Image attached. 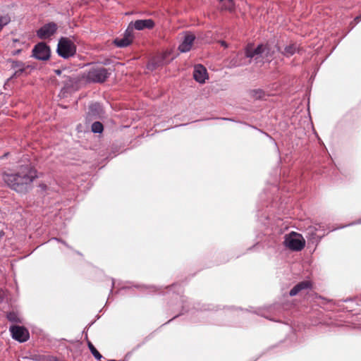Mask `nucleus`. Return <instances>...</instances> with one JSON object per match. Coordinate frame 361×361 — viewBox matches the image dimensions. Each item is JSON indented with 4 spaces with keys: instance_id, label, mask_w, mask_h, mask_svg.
Wrapping results in <instances>:
<instances>
[{
    "instance_id": "1",
    "label": "nucleus",
    "mask_w": 361,
    "mask_h": 361,
    "mask_svg": "<svg viewBox=\"0 0 361 361\" xmlns=\"http://www.w3.org/2000/svg\"><path fill=\"white\" fill-rule=\"evenodd\" d=\"M37 177V171L30 164L21 165L14 173L2 174L3 180L8 186L20 193L27 192Z\"/></svg>"
},
{
    "instance_id": "2",
    "label": "nucleus",
    "mask_w": 361,
    "mask_h": 361,
    "mask_svg": "<svg viewBox=\"0 0 361 361\" xmlns=\"http://www.w3.org/2000/svg\"><path fill=\"white\" fill-rule=\"evenodd\" d=\"M279 51V47L269 43L258 44L255 48L253 44H249L245 48V56L254 59L256 63L270 62L274 54Z\"/></svg>"
},
{
    "instance_id": "3",
    "label": "nucleus",
    "mask_w": 361,
    "mask_h": 361,
    "mask_svg": "<svg viewBox=\"0 0 361 361\" xmlns=\"http://www.w3.org/2000/svg\"><path fill=\"white\" fill-rule=\"evenodd\" d=\"M111 75V69L102 66H94L91 67L85 74V79L88 82L102 83Z\"/></svg>"
},
{
    "instance_id": "4",
    "label": "nucleus",
    "mask_w": 361,
    "mask_h": 361,
    "mask_svg": "<svg viewBox=\"0 0 361 361\" xmlns=\"http://www.w3.org/2000/svg\"><path fill=\"white\" fill-rule=\"evenodd\" d=\"M283 245L293 251H300L305 245V240L302 235L292 231L284 236Z\"/></svg>"
},
{
    "instance_id": "5",
    "label": "nucleus",
    "mask_w": 361,
    "mask_h": 361,
    "mask_svg": "<svg viewBox=\"0 0 361 361\" xmlns=\"http://www.w3.org/2000/svg\"><path fill=\"white\" fill-rule=\"evenodd\" d=\"M58 54L63 59H68L73 56L76 52V47L74 43L66 37H61L57 46Z\"/></svg>"
},
{
    "instance_id": "6",
    "label": "nucleus",
    "mask_w": 361,
    "mask_h": 361,
    "mask_svg": "<svg viewBox=\"0 0 361 361\" xmlns=\"http://www.w3.org/2000/svg\"><path fill=\"white\" fill-rule=\"evenodd\" d=\"M50 55V48L44 42L37 43L32 49V56L38 60L47 61L49 59Z\"/></svg>"
},
{
    "instance_id": "7",
    "label": "nucleus",
    "mask_w": 361,
    "mask_h": 361,
    "mask_svg": "<svg viewBox=\"0 0 361 361\" xmlns=\"http://www.w3.org/2000/svg\"><path fill=\"white\" fill-rule=\"evenodd\" d=\"M12 338L20 343L27 341L30 338L29 331L22 326H12L10 327Z\"/></svg>"
},
{
    "instance_id": "8",
    "label": "nucleus",
    "mask_w": 361,
    "mask_h": 361,
    "mask_svg": "<svg viewBox=\"0 0 361 361\" xmlns=\"http://www.w3.org/2000/svg\"><path fill=\"white\" fill-rule=\"evenodd\" d=\"M57 25L51 22L42 26L37 31V35L39 39H44L54 35L57 30Z\"/></svg>"
},
{
    "instance_id": "9",
    "label": "nucleus",
    "mask_w": 361,
    "mask_h": 361,
    "mask_svg": "<svg viewBox=\"0 0 361 361\" xmlns=\"http://www.w3.org/2000/svg\"><path fill=\"white\" fill-rule=\"evenodd\" d=\"M78 81V78L73 74L71 75H66V74H63V80H61V82L63 84L62 91L64 92H68L74 90L76 87Z\"/></svg>"
},
{
    "instance_id": "10",
    "label": "nucleus",
    "mask_w": 361,
    "mask_h": 361,
    "mask_svg": "<svg viewBox=\"0 0 361 361\" xmlns=\"http://www.w3.org/2000/svg\"><path fill=\"white\" fill-rule=\"evenodd\" d=\"M324 231V226L320 224L309 226L307 229V237L312 243H316L317 244L319 243L322 237L325 235L324 233L322 235H318L317 231Z\"/></svg>"
},
{
    "instance_id": "11",
    "label": "nucleus",
    "mask_w": 361,
    "mask_h": 361,
    "mask_svg": "<svg viewBox=\"0 0 361 361\" xmlns=\"http://www.w3.org/2000/svg\"><path fill=\"white\" fill-rule=\"evenodd\" d=\"M135 30H143L145 29H152L154 25V21L152 19H142L137 20L134 22H130Z\"/></svg>"
},
{
    "instance_id": "12",
    "label": "nucleus",
    "mask_w": 361,
    "mask_h": 361,
    "mask_svg": "<svg viewBox=\"0 0 361 361\" xmlns=\"http://www.w3.org/2000/svg\"><path fill=\"white\" fill-rule=\"evenodd\" d=\"M193 78L199 83H204L207 78V69L201 64L196 65L194 68Z\"/></svg>"
},
{
    "instance_id": "13",
    "label": "nucleus",
    "mask_w": 361,
    "mask_h": 361,
    "mask_svg": "<svg viewBox=\"0 0 361 361\" xmlns=\"http://www.w3.org/2000/svg\"><path fill=\"white\" fill-rule=\"evenodd\" d=\"M8 63H10V67L15 70L10 79L19 77L25 71L26 66L22 61L9 59Z\"/></svg>"
},
{
    "instance_id": "14",
    "label": "nucleus",
    "mask_w": 361,
    "mask_h": 361,
    "mask_svg": "<svg viewBox=\"0 0 361 361\" xmlns=\"http://www.w3.org/2000/svg\"><path fill=\"white\" fill-rule=\"evenodd\" d=\"M195 39L194 35L190 33L186 34L182 43L178 47V50L182 53L190 51Z\"/></svg>"
},
{
    "instance_id": "15",
    "label": "nucleus",
    "mask_w": 361,
    "mask_h": 361,
    "mask_svg": "<svg viewBox=\"0 0 361 361\" xmlns=\"http://www.w3.org/2000/svg\"><path fill=\"white\" fill-rule=\"evenodd\" d=\"M312 288V283L309 281H303L297 283L289 292L290 296L297 295L302 290H308Z\"/></svg>"
},
{
    "instance_id": "16",
    "label": "nucleus",
    "mask_w": 361,
    "mask_h": 361,
    "mask_svg": "<svg viewBox=\"0 0 361 361\" xmlns=\"http://www.w3.org/2000/svg\"><path fill=\"white\" fill-rule=\"evenodd\" d=\"M300 51V47L296 43H290L284 47L283 49H280L279 52L285 57L289 58Z\"/></svg>"
},
{
    "instance_id": "17",
    "label": "nucleus",
    "mask_w": 361,
    "mask_h": 361,
    "mask_svg": "<svg viewBox=\"0 0 361 361\" xmlns=\"http://www.w3.org/2000/svg\"><path fill=\"white\" fill-rule=\"evenodd\" d=\"M102 113V107L99 103H94L90 105L88 114L94 117H99Z\"/></svg>"
},
{
    "instance_id": "18",
    "label": "nucleus",
    "mask_w": 361,
    "mask_h": 361,
    "mask_svg": "<svg viewBox=\"0 0 361 361\" xmlns=\"http://www.w3.org/2000/svg\"><path fill=\"white\" fill-rule=\"evenodd\" d=\"M250 95L255 99H265L267 94L262 89H255L250 91Z\"/></svg>"
},
{
    "instance_id": "19",
    "label": "nucleus",
    "mask_w": 361,
    "mask_h": 361,
    "mask_svg": "<svg viewBox=\"0 0 361 361\" xmlns=\"http://www.w3.org/2000/svg\"><path fill=\"white\" fill-rule=\"evenodd\" d=\"M243 54L238 53L230 61V65L232 67H238L245 65V63L242 61Z\"/></svg>"
},
{
    "instance_id": "20",
    "label": "nucleus",
    "mask_w": 361,
    "mask_h": 361,
    "mask_svg": "<svg viewBox=\"0 0 361 361\" xmlns=\"http://www.w3.org/2000/svg\"><path fill=\"white\" fill-rule=\"evenodd\" d=\"M132 42L128 39H126L123 36L121 38H116L114 40V44L117 47L120 48H124L128 46H129Z\"/></svg>"
},
{
    "instance_id": "21",
    "label": "nucleus",
    "mask_w": 361,
    "mask_h": 361,
    "mask_svg": "<svg viewBox=\"0 0 361 361\" xmlns=\"http://www.w3.org/2000/svg\"><path fill=\"white\" fill-rule=\"evenodd\" d=\"M134 27L131 23H129L127 29L126 30L123 37L126 39H128L131 42H133L134 39Z\"/></svg>"
},
{
    "instance_id": "22",
    "label": "nucleus",
    "mask_w": 361,
    "mask_h": 361,
    "mask_svg": "<svg viewBox=\"0 0 361 361\" xmlns=\"http://www.w3.org/2000/svg\"><path fill=\"white\" fill-rule=\"evenodd\" d=\"M87 346L96 360H100L102 358V355L98 352L94 345L89 341H87Z\"/></svg>"
},
{
    "instance_id": "23",
    "label": "nucleus",
    "mask_w": 361,
    "mask_h": 361,
    "mask_svg": "<svg viewBox=\"0 0 361 361\" xmlns=\"http://www.w3.org/2000/svg\"><path fill=\"white\" fill-rule=\"evenodd\" d=\"M91 129L94 133H102L104 130V126L101 122L95 121L92 124Z\"/></svg>"
},
{
    "instance_id": "24",
    "label": "nucleus",
    "mask_w": 361,
    "mask_h": 361,
    "mask_svg": "<svg viewBox=\"0 0 361 361\" xmlns=\"http://www.w3.org/2000/svg\"><path fill=\"white\" fill-rule=\"evenodd\" d=\"M6 318L8 319V321H10L11 322H16V323L20 322V320L18 317V314L15 312H8L6 314Z\"/></svg>"
},
{
    "instance_id": "25",
    "label": "nucleus",
    "mask_w": 361,
    "mask_h": 361,
    "mask_svg": "<svg viewBox=\"0 0 361 361\" xmlns=\"http://www.w3.org/2000/svg\"><path fill=\"white\" fill-rule=\"evenodd\" d=\"M197 311H213L215 310V307L212 305H202L201 307H195ZM202 312H200L199 314H201Z\"/></svg>"
},
{
    "instance_id": "26",
    "label": "nucleus",
    "mask_w": 361,
    "mask_h": 361,
    "mask_svg": "<svg viewBox=\"0 0 361 361\" xmlns=\"http://www.w3.org/2000/svg\"><path fill=\"white\" fill-rule=\"evenodd\" d=\"M181 302L183 303V305H182V309H183V311H185V312H187L188 310V302L187 300H185L183 298H181Z\"/></svg>"
},
{
    "instance_id": "27",
    "label": "nucleus",
    "mask_w": 361,
    "mask_h": 361,
    "mask_svg": "<svg viewBox=\"0 0 361 361\" xmlns=\"http://www.w3.org/2000/svg\"><path fill=\"white\" fill-rule=\"evenodd\" d=\"M68 71L66 69H64V70H60V69H56L54 71V73L57 75H62L63 74H65L64 73Z\"/></svg>"
},
{
    "instance_id": "28",
    "label": "nucleus",
    "mask_w": 361,
    "mask_h": 361,
    "mask_svg": "<svg viewBox=\"0 0 361 361\" xmlns=\"http://www.w3.org/2000/svg\"><path fill=\"white\" fill-rule=\"evenodd\" d=\"M355 224H361V217L360 219H358L357 221L352 222L348 225L343 226L341 228H344L346 226H353V225H355Z\"/></svg>"
},
{
    "instance_id": "29",
    "label": "nucleus",
    "mask_w": 361,
    "mask_h": 361,
    "mask_svg": "<svg viewBox=\"0 0 361 361\" xmlns=\"http://www.w3.org/2000/svg\"><path fill=\"white\" fill-rule=\"evenodd\" d=\"M20 51H21V49H16V50H14V51L12 52V54H13V56H16V55H17V54H19L20 53Z\"/></svg>"
},
{
    "instance_id": "30",
    "label": "nucleus",
    "mask_w": 361,
    "mask_h": 361,
    "mask_svg": "<svg viewBox=\"0 0 361 361\" xmlns=\"http://www.w3.org/2000/svg\"><path fill=\"white\" fill-rule=\"evenodd\" d=\"M51 240H56V241L61 242V243H63L64 245H66V246H68L65 242H63V241L61 240L60 239H59V238H53L52 239H51V240H50V241H51Z\"/></svg>"
},
{
    "instance_id": "31",
    "label": "nucleus",
    "mask_w": 361,
    "mask_h": 361,
    "mask_svg": "<svg viewBox=\"0 0 361 361\" xmlns=\"http://www.w3.org/2000/svg\"><path fill=\"white\" fill-rule=\"evenodd\" d=\"M111 293H112V289L114 287V284H115V281L114 279H111Z\"/></svg>"
},
{
    "instance_id": "32",
    "label": "nucleus",
    "mask_w": 361,
    "mask_h": 361,
    "mask_svg": "<svg viewBox=\"0 0 361 361\" xmlns=\"http://www.w3.org/2000/svg\"><path fill=\"white\" fill-rule=\"evenodd\" d=\"M221 119H223V120H226V121H235L233 119H232V118H221Z\"/></svg>"
},
{
    "instance_id": "33",
    "label": "nucleus",
    "mask_w": 361,
    "mask_h": 361,
    "mask_svg": "<svg viewBox=\"0 0 361 361\" xmlns=\"http://www.w3.org/2000/svg\"><path fill=\"white\" fill-rule=\"evenodd\" d=\"M221 44L222 46L225 47H227V44H226V43L224 41H221Z\"/></svg>"
},
{
    "instance_id": "34",
    "label": "nucleus",
    "mask_w": 361,
    "mask_h": 361,
    "mask_svg": "<svg viewBox=\"0 0 361 361\" xmlns=\"http://www.w3.org/2000/svg\"><path fill=\"white\" fill-rule=\"evenodd\" d=\"M355 20L357 21H360L361 20V16H357L355 18Z\"/></svg>"
},
{
    "instance_id": "35",
    "label": "nucleus",
    "mask_w": 361,
    "mask_h": 361,
    "mask_svg": "<svg viewBox=\"0 0 361 361\" xmlns=\"http://www.w3.org/2000/svg\"><path fill=\"white\" fill-rule=\"evenodd\" d=\"M19 42V40L18 39H14L13 40V43L16 44V43H18Z\"/></svg>"
},
{
    "instance_id": "36",
    "label": "nucleus",
    "mask_w": 361,
    "mask_h": 361,
    "mask_svg": "<svg viewBox=\"0 0 361 361\" xmlns=\"http://www.w3.org/2000/svg\"><path fill=\"white\" fill-rule=\"evenodd\" d=\"M249 127H251V128H255L254 126H251V125H247Z\"/></svg>"
}]
</instances>
